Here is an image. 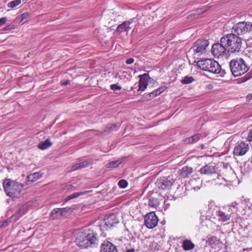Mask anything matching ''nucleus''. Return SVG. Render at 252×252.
Instances as JSON below:
<instances>
[{
  "instance_id": "nucleus-14",
  "label": "nucleus",
  "mask_w": 252,
  "mask_h": 252,
  "mask_svg": "<svg viewBox=\"0 0 252 252\" xmlns=\"http://www.w3.org/2000/svg\"><path fill=\"white\" fill-rule=\"evenodd\" d=\"M249 149V145L241 142L238 143L235 146L233 151V154L236 156H242L244 155L248 152Z\"/></svg>"
},
{
  "instance_id": "nucleus-41",
  "label": "nucleus",
  "mask_w": 252,
  "mask_h": 252,
  "mask_svg": "<svg viewBox=\"0 0 252 252\" xmlns=\"http://www.w3.org/2000/svg\"><path fill=\"white\" fill-rule=\"evenodd\" d=\"M73 186L70 184H64L63 185L62 188L66 190H70L72 189Z\"/></svg>"
},
{
  "instance_id": "nucleus-16",
  "label": "nucleus",
  "mask_w": 252,
  "mask_h": 252,
  "mask_svg": "<svg viewBox=\"0 0 252 252\" xmlns=\"http://www.w3.org/2000/svg\"><path fill=\"white\" fill-rule=\"evenodd\" d=\"M140 78L139 82L138 91H144L147 87L148 80L150 79V77L148 73H144L139 75Z\"/></svg>"
},
{
  "instance_id": "nucleus-3",
  "label": "nucleus",
  "mask_w": 252,
  "mask_h": 252,
  "mask_svg": "<svg viewBox=\"0 0 252 252\" xmlns=\"http://www.w3.org/2000/svg\"><path fill=\"white\" fill-rule=\"evenodd\" d=\"M76 244L82 248L95 247L98 245V237L96 234H89L87 235L81 233L76 238Z\"/></svg>"
},
{
  "instance_id": "nucleus-28",
  "label": "nucleus",
  "mask_w": 252,
  "mask_h": 252,
  "mask_svg": "<svg viewBox=\"0 0 252 252\" xmlns=\"http://www.w3.org/2000/svg\"><path fill=\"white\" fill-rule=\"evenodd\" d=\"M223 209L226 211L227 212L230 214V218L231 217H234L235 215H236V212H235V209L233 208V207L232 206V203L230 205H228L227 207L223 208Z\"/></svg>"
},
{
  "instance_id": "nucleus-47",
  "label": "nucleus",
  "mask_w": 252,
  "mask_h": 252,
  "mask_svg": "<svg viewBox=\"0 0 252 252\" xmlns=\"http://www.w3.org/2000/svg\"><path fill=\"white\" fill-rule=\"evenodd\" d=\"M218 179H223L224 180H225V181L226 182H230V180L228 178H226V177H222V176L221 175H218Z\"/></svg>"
},
{
  "instance_id": "nucleus-20",
  "label": "nucleus",
  "mask_w": 252,
  "mask_h": 252,
  "mask_svg": "<svg viewBox=\"0 0 252 252\" xmlns=\"http://www.w3.org/2000/svg\"><path fill=\"white\" fill-rule=\"evenodd\" d=\"M202 137L200 133H197L190 137L186 138L184 139V141L185 144H192L198 141Z\"/></svg>"
},
{
  "instance_id": "nucleus-21",
  "label": "nucleus",
  "mask_w": 252,
  "mask_h": 252,
  "mask_svg": "<svg viewBox=\"0 0 252 252\" xmlns=\"http://www.w3.org/2000/svg\"><path fill=\"white\" fill-rule=\"evenodd\" d=\"M192 172L193 169L191 167L184 166L180 170V176L182 178H185L188 177Z\"/></svg>"
},
{
  "instance_id": "nucleus-8",
  "label": "nucleus",
  "mask_w": 252,
  "mask_h": 252,
  "mask_svg": "<svg viewBox=\"0 0 252 252\" xmlns=\"http://www.w3.org/2000/svg\"><path fill=\"white\" fill-rule=\"evenodd\" d=\"M174 183L173 179L170 177H160L155 184L158 190H167L171 189Z\"/></svg>"
},
{
  "instance_id": "nucleus-27",
  "label": "nucleus",
  "mask_w": 252,
  "mask_h": 252,
  "mask_svg": "<svg viewBox=\"0 0 252 252\" xmlns=\"http://www.w3.org/2000/svg\"><path fill=\"white\" fill-rule=\"evenodd\" d=\"M40 176L38 173H34L29 175L27 177L28 182H34L39 179Z\"/></svg>"
},
{
  "instance_id": "nucleus-44",
  "label": "nucleus",
  "mask_w": 252,
  "mask_h": 252,
  "mask_svg": "<svg viewBox=\"0 0 252 252\" xmlns=\"http://www.w3.org/2000/svg\"><path fill=\"white\" fill-rule=\"evenodd\" d=\"M134 60L133 58H130L126 60V63L127 64H130L134 63Z\"/></svg>"
},
{
  "instance_id": "nucleus-31",
  "label": "nucleus",
  "mask_w": 252,
  "mask_h": 252,
  "mask_svg": "<svg viewBox=\"0 0 252 252\" xmlns=\"http://www.w3.org/2000/svg\"><path fill=\"white\" fill-rule=\"evenodd\" d=\"M122 162V161L119 159L112 161L107 164V167L108 168H116L119 166Z\"/></svg>"
},
{
  "instance_id": "nucleus-10",
  "label": "nucleus",
  "mask_w": 252,
  "mask_h": 252,
  "mask_svg": "<svg viewBox=\"0 0 252 252\" xmlns=\"http://www.w3.org/2000/svg\"><path fill=\"white\" fill-rule=\"evenodd\" d=\"M158 221V219L154 212H151L147 214L144 217V224L149 228L153 229L155 227Z\"/></svg>"
},
{
  "instance_id": "nucleus-19",
  "label": "nucleus",
  "mask_w": 252,
  "mask_h": 252,
  "mask_svg": "<svg viewBox=\"0 0 252 252\" xmlns=\"http://www.w3.org/2000/svg\"><path fill=\"white\" fill-rule=\"evenodd\" d=\"M201 174L211 175L216 172L215 166L206 165L202 167L199 170Z\"/></svg>"
},
{
  "instance_id": "nucleus-22",
  "label": "nucleus",
  "mask_w": 252,
  "mask_h": 252,
  "mask_svg": "<svg viewBox=\"0 0 252 252\" xmlns=\"http://www.w3.org/2000/svg\"><path fill=\"white\" fill-rule=\"evenodd\" d=\"M52 145V143L50 141L49 139H46L45 141L40 143L38 145V148L42 150H44L50 147Z\"/></svg>"
},
{
  "instance_id": "nucleus-25",
  "label": "nucleus",
  "mask_w": 252,
  "mask_h": 252,
  "mask_svg": "<svg viewBox=\"0 0 252 252\" xmlns=\"http://www.w3.org/2000/svg\"><path fill=\"white\" fill-rule=\"evenodd\" d=\"M89 162L88 161H83L79 163H77L72 167V170H76L82 168H84L88 166Z\"/></svg>"
},
{
  "instance_id": "nucleus-50",
  "label": "nucleus",
  "mask_w": 252,
  "mask_h": 252,
  "mask_svg": "<svg viewBox=\"0 0 252 252\" xmlns=\"http://www.w3.org/2000/svg\"><path fill=\"white\" fill-rule=\"evenodd\" d=\"M8 225V222L7 221H4L2 222L1 224V227H6Z\"/></svg>"
},
{
  "instance_id": "nucleus-18",
  "label": "nucleus",
  "mask_w": 252,
  "mask_h": 252,
  "mask_svg": "<svg viewBox=\"0 0 252 252\" xmlns=\"http://www.w3.org/2000/svg\"><path fill=\"white\" fill-rule=\"evenodd\" d=\"M132 21L133 19H130L129 20L125 21L122 24L119 25L116 30L117 32L120 33L128 32L131 29L129 26Z\"/></svg>"
},
{
  "instance_id": "nucleus-49",
  "label": "nucleus",
  "mask_w": 252,
  "mask_h": 252,
  "mask_svg": "<svg viewBox=\"0 0 252 252\" xmlns=\"http://www.w3.org/2000/svg\"><path fill=\"white\" fill-rule=\"evenodd\" d=\"M12 29V26L11 25H8L7 26H6L5 27H4L3 28V31H7V30H11Z\"/></svg>"
},
{
  "instance_id": "nucleus-13",
  "label": "nucleus",
  "mask_w": 252,
  "mask_h": 252,
  "mask_svg": "<svg viewBox=\"0 0 252 252\" xmlns=\"http://www.w3.org/2000/svg\"><path fill=\"white\" fill-rule=\"evenodd\" d=\"M104 224H101V226L106 227V229L110 228L115 226L119 222V219L115 214L109 215L104 220Z\"/></svg>"
},
{
  "instance_id": "nucleus-40",
  "label": "nucleus",
  "mask_w": 252,
  "mask_h": 252,
  "mask_svg": "<svg viewBox=\"0 0 252 252\" xmlns=\"http://www.w3.org/2000/svg\"><path fill=\"white\" fill-rule=\"evenodd\" d=\"M60 210L61 212V215L63 216V215H65L69 212V211L70 210V208H69L68 207L62 208H60Z\"/></svg>"
},
{
  "instance_id": "nucleus-36",
  "label": "nucleus",
  "mask_w": 252,
  "mask_h": 252,
  "mask_svg": "<svg viewBox=\"0 0 252 252\" xmlns=\"http://www.w3.org/2000/svg\"><path fill=\"white\" fill-rule=\"evenodd\" d=\"M119 187L121 189H125L128 185L127 182L125 180H121L118 184Z\"/></svg>"
},
{
  "instance_id": "nucleus-26",
  "label": "nucleus",
  "mask_w": 252,
  "mask_h": 252,
  "mask_svg": "<svg viewBox=\"0 0 252 252\" xmlns=\"http://www.w3.org/2000/svg\"><path fill=\"white\" fill-rule=\"evenodd\" d=\"M50 215L53 219H57L59 217L63 216L61 215V212L60 211V208H56L53 209L50 213Z\"/></svg>"
},
{
  "instance_id": "nucleus-9",
  "label": "nucleus",
  "mask_w": 252,
  "mask_h": 252,
  "mask_svg": "<svg viewBox=\"0 0 252 252\" xmlns=\"http://www.w3.org/2000/svg\"><path fill=\"white\" fill-rule=\"evenodd\" d=\"M233 30L239 35L247 32L252 34V23L249 22H239L233 26Z\"/></svg>"
},
{
  "instance_id": "nucleus-51",
  "label": "nucleus",
  "mask_w": 252,
  "mask_h": 252,
  "mask_svg": "<svg viewBox=\"0 0 252 252\" xmlns=\"http://www.w3.org/2000/svg\"><path fill=\"white\" fill-rule=\"evenodd\" d=\"M193 189L195 191H197L200 189V187L198 186L193 187Z\"/></svg>"
},
{
  "instance_id": "nucleus-45",
  "label": "nucleus",
  "mask_w": 252,
  "mask_h": 252,
  "mask_svg": "<svg viewBox=\"0 0 252 252\" xmlns=\"http://www.w3.org/2000/svg\"><path fill=\"white\" fill-rule=\"evenodd\" d=\"M166 88H167V87L166 86H161V87L158 88V89L159 91V92L160 94H161L162 93H163L164 91H165Z\"/></svg>"
},
{
  "instance_id": "nucleus-29",
  "label": "nucleus",
  "mask_w": 252,
  "mask_h": 252,
  "mask_svg": "<svg viewBox=\"0 0 252 252\" xmlns=\"http://www.w3.org/2000/svg\"><path fill=\"white\" fill-rule=\"evenodd\" d=\"M87 192L88 191H83V192L73 193V194H72L68 196L67 197H66L65 200H66V201H68V200H70L71 199H74V198H76L79 197L80 195H84V194H86Z\"/></svg>"
},
{
  "instance_id": "nucleus-2",
  "label": "nucleus",
  "mask_w": 252,
  "mask_h": 252,
  "mask_svg": "<svg viewBox=\"0 0 252 252\" xmlns=\"http://www.w3.org/2000/svg\"><path fill=\"white\" fill-rule=\"evenodd\" d=\"M4 191L7 196L12 199L20 198L23 195L24 185L10 179L4 180L2 183Z\"/></svg>"
},
{
  "instance_id": "nucleus-11",
  "label": "nucleus",
  "mask_w": 252,
  "mask_h": 252,
  "mask_svg": "<svg viewBox=\"0 0 252 252\" xmlns=\"http://www.w3.org/2000/svg\"><path fill=\"white\" fill-rule=\"evenodd\" d=\"M232 206L235 209V212L237 216L245 215L250 210V207L247 205L245 201H243L239 203L232 202Z\"/></svg>"
},
{
  "instance_id": "nucleus-39",
  "label": "nucleus",
  "mask_w": 252,
  "mask_h": 252,
  "mask_svg": "<svg viewBox=\"0 0 252 252\" xmlns=\"http://www.w3.org/2000/svg\"><path fill=\"white\" fill-rule=\"evenodd\" d=\"M110 88L113 91L121 90L122 89V87L118 84H115L111 85Z\"/></svg>"
},
{
  "instance_id": "nucleus-32",
  "label": "nucleus",
  "mask_w": 252,
  "mask_h": 252,
  "mask_svg": "<svg viewBox=\"0 0 252 252\" xmlns=\"http://www.w3.org/2000/svg\"><path fill=\"white\" fill-rule=\"evenodd\" d=\"M194 81V79L192 76H186L182 79L181 82L183 84H188L192 83Z\"/></svg>"
},
{
  "instance_id": "nucleus-1",
  "label": "nucleus",
  "mask_w": 252,
  "mask_h": 252,
  "mask_svg": "<svg viewBox=\"0 0 252 252\" xmlns=\"http://www.w3.org/2000/svg\"><path fill=\"white\" fill-rule=\"evenodd\" d=\"M226 48L228 52L230 53H239L243 52V46L242 38L233 33L226 34L220 40Z\"/></svg>"
},
{
  "instance_id": "nucleus-42",
  "label": "nucleus",
  "mask_w": 252,
  "mask_h": 252,
  "mask_svg": "<svg viewBox=\"0 0 252 252\" xmlns=\"http://www.w3.org/2000/svg\"><path fill=\"white\" fill-rule=\"evenodd\" d=\"M70 83V80L67 79V80H62L61 82V84L63 86H66V85L69 84Z\"/></svg>"
},
{
  "instance_id": "nucleus-7",
  "label": "nucleus",
  "mask_w": 252,
  "mask_h": 252,
  "mask_svg": "<svg viewBox=\"0 0 252 252\" xmlns=\"http://www.w3.org/2000/svg\"><path fill=\"white\" fill-rule=\"evenodd\" d=\"M209 44L208 40L198 39L194 42L189 52L192 53L193 55H201L205 52L206 49Z\"/></svg>"
},
{
  "instance_id": "nucleus-5",
  "label": "nucleus",
  "mask_w": 252,
  "mask_h": 252,
  "mask_svg": "<svg viewBox=\"0 0 252 252\" xmlns=\"http://www.w3.org/2000/svg\"><path fill=\"white\" fill-rule=\"evenodd\" d=\"M229 66L231 72L234 77L244 74L250 69L245 61L241 58L232 60L229 63Z\"/></svg>"
},
{
  "instance_id": "nucleus-35",
  "label": "nucleus",
  "mask_w": 252,
  "mask_h": 252,
  "mask_svg": "<svg viewBox=\"0 0 252 252\" xmlns=\"http://www.w3.org/2000/svg\"><path fill=\"white\" fill-rule=\"evenodd\" d=\"M29 16V13L28 12H25L22 14L20 16L16 19L17 22H21L23 20L27 19Z\"/></svg>"
},
{
  "instance_id": "nucleus-17",
  "label": "nucleus",
  "mask_w": 252,
  "mask_h": 252,
  "mask_svg": "<svg viewBox=\"0 0 252 252\" xmlns=\"http://www.w3.org/2000/svg\"><path fill=\"white\" fill-rule=\"evenodd\" d=\"M27 208L25 205H22L15 211L10 218L12 221H16L22 217L27 212Z\"/></svg>"
},
{
  "instance_id": "nucleus-4",
  "label": "nucleus",
  "mask_w": 252,
  "mask_h": 252,
  "mask_svg": "<svg viewBox=\"0 0 252 252\" xmlns=\"http://www.w3.org/2000/svg\"><path fill=\"white\" fill-rule=\"evenodd\" d=\"M208 213L211 214L209 219H217L219 221H226L230 219V214L222 208L220 210L217 206L215 205L214 201L210 202L208 204Z\"/></svg>"
},
{
  "instance_id": "nucleus-30",
  "label": "nucleus",
  "mask_w": 252,
  "mask_h": 252,
  "mask_svg": "<svg viewBox=\"0 0 252 252\" xmlns=\"http://www.w3.org/2000/svg\"><path fill=\"white\" fill-rule=\"evenodd\" d=\"M252 78V71L249 72L248 73L246 74L244 76L239 78L238 79V82L239 83H244L248 80Z\"/></svg>"
},
{
  "instance_id": "nucleus-15",
  "label": "nucleus",
  "mask_w": 252,
  "mask_h": 252,
  "mask_svg": "<svg viewBox=\"0 0 252 252\" xmlns=\"http://www.w3.org/2000/svg\"><path fill=\"white\" fill-rule=\"evenodd\" d=\"M100 252H118L117 249L111 242L104 241L100 246Z\"/></svg>"
},
{
  "instance_id": "nucleus-43",
  "label": "nucleus",
  "mask_w": 252,
  "mask_h": 252,
  "mask_svg": "<svg viewBox=\"0 0 252 252\" xmlns=\"http://www.w3.org/2000/svg\"><path fill=\"white\" fill-rule=\"evenodd\" d=\"M7 21L6 17H2L0 18V26L3 25Z\"/></svg>"
},
{
  "instance_id": "nucleus-37",
  "label": "nucleus",
  "mask_w": 252,
  "mask_h": 252,
  "mask_svg": "<svg viewBox=\"0 0 252 252\" xmlns=\"http://www.w3.org/2000/svg\"><path fill=\"white\" fill-rule=\"evenodd\" d=\"M117 124H116L108 125L106 127V129L104 130V132L113 131L117 127Z\"/></svg>"
},
{
  "instance_id": "nucleus-6",
  "label": "nucleus",
  "mask_w": 252,
  "mask_h": 252,
  "mask_svg": "<svg viewBox=\"0 0 252 252\" xmlns=\"http://www.w3.org/2000/svg\"><path fill=\"white\" fill-rule=\"evenodd\" d=\"M196 64L201 69L214 74H219L221 71L220 64L213 59H205L199 60Z\"/></svg>"
},
{
  "instance_id": "nucleus-24",
  "label": "nucleus",
  "mask_w": 252,
  "mask_h": 252,
  "mask_svg": "<svg viewBox=\"0 0 252 252\" xmlns=\"http://www.w3.org/2000/svg\"><path fill=\"white\" fill-rule=\"evenodd\" d=\"M159 200L157 198L152 197L149 200V205L151 207L157 208L159 205Z\"/></svg>"
},
{
  "instance_id": "nucleus-23",
  "label": "nucleus",
  "mask_w": 252,
  "mask_h": 252,
  "mask_svg": "<svg viewBox=\"0 0 252 252\" xmlns=\"http://www.w3.org/2000/svg\"><path fill=\"white\" fill-rule=\"evenodd\" d=\"M194 246V244L190 240H186L183 242V248L185 251H189L193 249Z\"/></svg>"
},
{
  "instance_id": "nucleus-46",
  "label": "nucleus",
  "mask_w": 252,
  "mask_h": 252,
  "mask_svg": "<svg viewBox=\"0 0 252 252\" xmlns=\"http://www.w3.org/2000/svg\"><path fill=\"white\" fill-rule=\"evenodd\" d=\"M135 249L133 247L128 248L127 247H126V250H125V252H134Z\"/></svg>"
},
{
  "instance_id": "nucleus-38",
  "label": "nucleus",
  "mask_w": 252,
  "mask_h": 252,
  "mask_svg": "<svg viewBox=\"0 0 252 252\" xmlns=\"http://www.w3.org/2000/svg\"><path fill=\"white\" fill-rule=\"evenodd\" d=\"M160 93L159 92V91L157 89V90L153 91L152 92L149 93L148 95L150 97L154 98V97L159 95Z\"/></svg>"
},
{
  "instance_id": "nucleus-33",
  "label": "nucleus",
  "mask_w": 252,
  "mask_h": 252,
  "mask_svg": "<svg viewBox=\"0 0 252 252\" xmlns=\"http://www.w3.org/2000/svg\"><path fill=\"white\" fill-rule=\"evenodd\" d=\"M21 3V0H14L8 3V7L13 8Z\"/></svg>"
},
{
  "instance_id": "nucleus-48",
  "label": "nucleus",
  "mask_w": 252,
  "mask_h": 252,
  "mask_svg": "<svg viewBox=\"0 0 252 252\" xmlns=\"http://www.w3.org/2000/svg\"><path fill=\"white\" fill-rule=\"evenodd\" d=\"M248 139L249 141H252V129L250 130L248 135Z\"/></svg>"
},
{
  "instance_id": "nucleus-52",
  "label": "nucleus",
  "mask_w": 252,
  "mask_h": 252,
  "mask_svg": "<svg viewBox=\"0 0 252 252\" xmlns=\"http://www.w3.org/2000/svg\"><path fill=\"white\" fill-rule=\"evenodd\" d=\"M200 147H201V149H204V145L203 144H201V145H200Z\"/></svg>"
},
{
  "instance_id": "nucleus-34",
  "label": "nucleus",
  "mask_w": 252,
  "mask_h": 252,
  "mask_svg": "<svg viewBox=\"0 0 252 252\" xmlns=\"http://www.w3.org/2000/svg\"><path fill=\"white\" fill-rule=\"evenodd\" d=\"M218 240L217 237L213 236L209 238L207 241V242L209 245L213 246L216 245L217 244Z\"/></svg>"
},
{
  "instance_id": "nucleus-12",
  "label": "nucleus",
  "mask_w": 252,
  "mask_h": 252,
  "mask_svg": "<svg viewBox=\"0 0 252 252\" xmlns=\"http://www.w3.org/2000/svg\"><path fill=\"white\" fill-rule=\"evenodd\" d=\"M222 43H216L213 45L211 52L215 57L220 58L223 56L227 51L226 48Z\"/></svg>"
}]
</instances>
